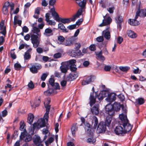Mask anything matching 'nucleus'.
<instances>
[{
	"mask_svg": "<svg viewBox=\"0 0 146 146\" xmlns=\"http://www.w3.org/2000/svg\"><path fill=\"white\" fill-rule=\"evenodd\" d=\"M31 4L29 2H28L25 4L24 8V12L27 11V9L30 7Z\"/></svg>",
	"mask_w": 146,
	"mask_h": 146,
	"instance_id": "50",
	"label": "nucleus"
},
{
	"mask_svg": "<svg viewBox=\"0 0 146 146\" xmlns=\"http://www.w3.org/2000/svg\"><path fill=\"white\" fill-rule=\"evenodd\" d=\"M32 49L31 48L28 49L27 51L25 53L24 56V58L25 60H28L30 59L31 57V56L30 53L31 52Z\"/></svg>",
	"mask_w": 146,
	"mask_h": 146,
	"instance_id": "21",
	"label": "nucleus"
},
{
	"mask_svg": "<svg viewBox=\"0 0 146 146\" xmlns=\"http://www.w3.org/2000/svg\"><path fill=\"white\" fill-rule=\"evenodd\" d=\"M93 121H94V129H96L97 127L98 123V119L96 116H95V117H94Z\"/></svg>",
	"mask_w": 146,
	"mask_h": 146,
	"instance_id": "41",
	"label": "nucleus"
},
{
	"mask_svg": "<svg viewBox=\"0 0 146 146\" xmlns=\"http://www.w3.org/2000/svg\"><path fill=\"white\" fill-rule=\"evenodd\" d=\"M96 141V140L95 139H94L93 137L88 138L87 140V142L88 143H92L94 144Z\"/></svg>",
	"mask_w": 146,
	"mask_h": 146,
	"instance_id": "51",
	"label": "nucleus"
},
{
	"mask_svg": "<svg viewBox=\"0 0 146 146\" xmlns=\"http://www.w3.org/2000/svg\"><path fill=\"white\" fill-rule=\"evenodd\" d=\"M111 68V67L109 65H106L104 68V70L106 72L110 71Z\"/></svg>",
	"mask_w": 146,
	"mask_h": 146,
	"instance_id": "57",
	"label": "nucleus"
},
{
	"mask_svg": "<svg viewBox=\"0 0 146 146\" xmlns=\"http://www.w3.org/2000/svg\"><path fill=\"white\" fill-rule=\"evenodd\" d=\"M71 56L73 57L78 58L81 55L82 53L80 50H72L70 52Z\"/></svg>",
	"mask_w": 146,
	"mask_h": 146,
	"instance_id": "15",
	"label": "nucleus"
},
{
	"mask_svg": "<svg viewBox=\"0 0 146 146\" xmlns=\"http://www.w3.org/2000/svg\"><path fill=\"white\" fill-rule=\"evenodd\" d=\"M62 54L60 52H58L54 54V58H58L61 57Z\"/></svg>",
	"mask_w": 146,
	"mask_h": 146,
	"instance_id": "56",
	"label": "nucleus"
},
{
	"mask_svg": "<svg viewBox=\"0 0 146 146\" xmlns=\"http://www.w3.org/2000/svg\"><path fill=\"white\" fill-rule=\"evenodd\" d=\"M115 19L116 23H122L123 20L122 17L120 15L116 17Z\"/></svg>",
	"mask_w": 146,
	"mask_h": 146,
	"instance_id": "33",
	"label": "nucleus"
},
{
	"mask_svg": "<svg viewBox=\"0 0 146 146\" xmlns=\"http://www.w3.org/2000/svg\"><path fill=\"white\" fill-rule=\"evenodd\" d=\"M57 21L61 22L62 23L66 24L69 23L71 22L70 19L69 18H62L59 17Z\"/></svg>",
	"mask_w": 146,
	"mask_h": 146,
	"instance_id": "23",
	"label": "nucleus"
},
{
	"mask_svg": "<svg viewBox=\"0 0 146 146\" xmlns=\"http://www.w3.org/2000/svg\"><path fill=\"white\" fill-rule=\"evenodd\" d=\"M30 34L31 35V42L38 40V35H36L34 34H32L31 33H30Z\"/></svg>",
	"mask_w": 146,
	"mask_h": 146,
	"instance_id": "36",
	"label": "nucleus"
},
{
	"mask_svg": "<svg viewBox=\"0 0 146 146\" xmlns=\"http://www.w3.org/2000/svg\"><path fill=\"white\" fill-rule=\"evenodd\" d=\"M52 15L54 17L55 19L57 21L59 17L58 14L55 11H53L52 13Z\"/></svg>",
	"mask_w": 146,
	"mask_h": 146,
	"instance_id": "43",
	"label": "nucleus"
},
{
	"mask_svg": "<svg viewBox=\"0 0 146 146\" xmlns=\"http://www.w3.org/2000/svg\"><path fill=\"white\" fill-rule=\"evenodd\" d=\"M94 77L93 75L87 76L82 81V85L84 86L90 84L94 81Z\"/></svg>",
	"mask_w": 146,
	"mask_h": 146,
	"instance_id": "5",
	"label": "nucleus"
},
{
	"mask_svg": "<svg viewBox=\"0 0 146 146\" xmlns=\"http://www.w3.org/2000/svg\"><path fill=\"white\" fill-rule=\"evenodd\" d=\"M79 73L77 72L71 73L67 77V81H71L75 79L78 76Z\"/></svg>",
	"mask_w": 146,
	"mask_h": 146,
	"instance_id": "10",
	"label": "nucleus"
},
{
	"mask_svg": "<svg viewBox=\"0 0 146 146\" xmlns=\"http://www.w3.org/2000/svg\"><path fill=\"white\" fill-rule=\"evenodd\" d=\"M28 87L31 89H33L34 88V85L32 81H30L28 85Z\"/></svg>",
	"mask_w": 146,
	"mask_h": 146,
	"instance_id": "49",
	"label": "nucleus"
},
{
	"mask_svg": "<svg viewBox=\"0 0 146 146\" xmlns=\"http://www.w3.org/2000/svg\"><path fill=\"white\" fill-rule=\"evenodd\" d=\"M116 94L115 93H111L108 94L106 100L111 104L116 100Z\"/></svg>",
	"mask_w": 146,
	"mask_h": 146,
	"instance_id": "11",
	"label": "nucleus"
},
{
	"mask_svg": "<svg viewBox=\"0 0 146 146\" xmlns=\"http://www.w3.org/2000/svg\"><path fill=\"white\" fill-rule=\"evenodd\" d=\"M34 24H33L32 26L33 27L32 29L31 30V34H36L38 36H40L41 33H38L40 31V30L38 28L34 26Z\"/></svg>",
	"mask_w": 146,
	"mask_h": 146,
	"instance_id": "22",
	"label": "nucleus"
},
{
	"mask_svg": "<svg viewBox=\"0 0 146 146\" xmlns=\"http://www.w3.org/2000/svg\"><path fill=\"white\" fill-rule=\"evenodd\" d=\"M119 68L123 72H127L129 69L130 68L127 66H120Z\"/></svg>",
	"mask_w": 146,
	"mask_h": 146,
	"instance_id": "45",
	"label": "nucleus"
},
{
	"mask_svg": "<svg viewBox=\"0 0 146 146\" xmlns=\"http://www.w3.org/2000/svg\"><path fill=\"white\" fill-rule=\"evenodd\" d=\"M47 76L48 75L46 73H43L42 74L41 77V79L42 80L44 81L45 80Z\"/></svg>",
	"mask_w": 146,
	"mask_h": 146,
	"instance_id": "61",
	"label": "nucleus"
},
{
	"mask_svg": "<svg viewBox=\"0 0 146 146\" xmlns=\"http://www.w3.org/2000/svg\"><path fill=\"white\" fill-rule=\"evenodd\" d=\"M106 113L108 114L110 116L112 117L115 115L114 110L113 108L112 104H107L105 107Z\"/></svg>",
	"mask_w": 146,
	"mask_h": 146,
	"instance_id": "3",
	"label": "nucleus"
},
{
	"mask_svg": "<svg viewBox=\"0 0 146 146\" xmlns=\"http://www.w3.org/2000/svg\"><path fill=\"white\" fill-rule=\"evenodd\" d=\"M14 67L15 70H20L21 66L20 64L16 63L14 64Z\"/></svg>",
	"mask_w": 146,
	"mask_h": 146,
	"instance_id": "46",
	"label": "nucleus"
},
{
	"mask_svg": "<svg viewBox=\"0 0 146 146\" xmlns=\"http://www.w3.org/2000/svg\"><path fill=\"white\" fill-rule=\"evenodd\" d=\"M103 52L101 50L99 52L96 53V55L97 56L96 58L98 60L100 61L104 62L105 60V58L102 55Z\"/></svg>",
	"mask_w": 146,
	"mask_h": 146,
	"instance_id": "19",
	"label": "nucleus"
},
{
	"mask_svg": "<svg viewBox=\"0 0 146 146\" xmlns=\"http://www.w3.org/2000/svg\"><path fill=\"white\" fill-rule=\"evenodd\" d=\"M109 29V27H108L102 32L104 36L107 40H109L110 38V33L108 31Z\"/></svg>",
	"mask_w": 146,
	"mask_h": 146,
	"instance_id": "20",
	"label": "nucleus"
},
{
	"mask_svg": "<svg viewBox=\"0 0 146 146\" xmlns=\"http://www.w3.org/2000/svg\"><path fill=\"white\" fill-rule=\"evenodd\" d=\"M75 60H71L66 62V64L68 66V68H70V70L73 72H76L77 68L76 67L75 63L76 62Z\"/></svg>",
	"mask_w": 146,
	"mask_h": 146,
	"instance_id": "4",
	"label": "nucleus"
},
{
	"mask_svg": "<svg viewBox=\"0 0 146 146\" xmlns=\"http://www.w3.org/2000/svg\"><path fill=\"white\" fill-rule=\"evenodd\" d=\"M127 34L129 37L132 38H135L136 37V34L131 30L128 31Z\"/></svg>",
	"mask_w": 146,
	"mask_h": 146,
	"instance_id": "34",
	"label": "nucleus"
},
{
	"mask_svg": "<svg viewBox=\"0 0 146 146\" xmlns=\"http://www.w3.org/2000/svg\"><path fill=\"white\" fill-rule=\"evenodd\" d=\"M115 9V8L114 7H110L107 9V10L110 13H113V11Z\"/></svg>",
	"mask_w": 146,
	"mask_h": 146,
	"instance_id": "64",
	"label": "nucleus"
},
{
	"mask_svg": "<svg viewBox=\"0 0 146 146\" xmlns=\"http://www.w3.org/2000/svg\"><path fill=\"white\" fill-rule=\"evenodd\" d=\"M4 21L2 20L0 23V34H2L5 37L7 33L6 28L5 26H4Z\"/></svg>",
	"mask_w": 146,
	"mask_h": 146,
	"instance_id": "14",
	"label": "nucleus"
},
{
	"mask_svg": "<svg viewBox=\"0 0 146 146\" xmlns=\"http://www.w3.org/2000/svg\"><path fill=\"white\" fill-rule=\"evenodd\" d=\"M136 101L139 105H142L144 104L145 102L144 99L141 98H138L136 100Z\"/></svg>",
	"mask_w": 146,
	"mask_h": 146,
	"instance_id": "44",
	"label": "nucleus"
},
{
	"mask_svg": "<svg viewBox=\"0 0 146 146\" xmlns=\"http://www.w3.org/2000/svg\"><path fill=\"white\" fill-rule=\"evenodd\" d=\"M86 132L88 136L92 137L93 136L94 130L92 128L88 129Z\"/></svg>",
	"mask_w": 146,
	"mask_h": 146,
	"instance_id": "37",
	"label": "nucleus"
},
{
	"mask_svg": "<svg viewBox=\"0 0 146 146\" xmlns=\"http://www.w3.org/2000/svg\"><path fill=\"white\" fill-rule=\"evenodd\" d=\"M55 80L53 78H50L48 80L49 86L50 85L52 87L54 88L55 90H60V88L59 84L58 83H55Z\"/></svg>",
	"mask_w": 146,
	"mask_h": 146,
	"instance_id": "7",
	"label": "nucleus"
},
{
	"mask_svg": "<svg viewBox=\"0 0 146 146\" xmlns=\"http://www.w3.org/2000/svg\"><path fill=\"white\" fill-rule=\"evenodd\" d=\"M72 43V42L70 40H66V42H65L64 44L66 46H70Z\"/></svg>",
	"mask_w": 146,
	"mask_h": 146,
	"instance_id": "53",
	"label": "nucleus"
},
{
	"mask_svg": "<svg viewBox=\"0 0 146 146\" xmlns=\"http://www.w3.org/2000/svg\"><path fill=\"white\" fill-rule=\"evenodd\" d=\"M3 36H0V46L3 45L5 41V37Z\"/></svg>",
	"mask_w": 146,
	"mask_h": 146,
	"instance_id": "58",
	"label": "nucleus"
},
{
	"mask_svg": "<svg viewBox=\"0 0 146 146\" xmlns=\"http://www.w3.org/2000/svg\"><path fill=\"white\" fill-rule=\"evenodd\" d=\"M58 40L60 42H63L65 40V38L62 36H59L58 37Z\"/></svg>",
	"mask_w": 146,
	"mask_h": 146,
	"instance_id": "59",
	"label": "nucleus"
},
{
	"mask_svg": "<svg viewBox=\"0 0 146 146\" xmlns=\"http://www.w3.org/2000/svg\"><path fill=\"white\" fill-rule=\"evenodd\" d=\"M89 49L91 50L94 51L96 50V46L95 44H91L89 46Z\"/></svg>",
	"mask_w": 146,
	"mask_h": 146,
	"instance_id": "54",
	"label": "nucleus"
},
{
	"mask_svg": "<svg viewBox=\"0 0 146 146\" xmlns=\"http://www.w3.org/2000/svg\"><path fill=\"white\" fill-rule=\"evenodd\" d=\"M25 138L24 139V141L25 142H29L31 141L32 139V137L30 135H27L25 137Z\"/></svg>",
	"mask_w": 146,
	"mask_h": 146,
	"instance_id": "42",
	"label": "nucleus"
},
{
	"mask_svg": "<svg viewBox=\"0 0 146 146\" xmlns=\"http://www.w3.org/2000/svg\"><path fill=\"white\" fill-rule=\"evenodd\" d=\"M39 126L40 127H44L45 126V121L44 119L43 118H40L38 121V123H34L33 125V128L35 129L38 127Z\"/></svg>",
	"mask_w": 146,
	"mask_h": 146,
	"instance_id": "8",
	"label": "nucleus"
},
{
	"mask_svg": "<svg viewBox=\"0 0 146 146\" xmlns=\"http://www.w3.org/2000/svg\"><path fill=\"white\" fill-rule=\"evenodd\" d=\"M128 22L131 25L133 26L138 25L140 24L139 22L135 19H129L128 21Z\"/></svg>",
	"mask_w": 146,
	"mask_h": 146,
	"instance_id": "24",
	"label": "nucleus"
},
{
	"mask_svg": "<svg viewBox=\"0 0 146 146\" xmlns=\"http://www.w3.org/2000/svg\"><path fill=\"white\" fill-rule=\"evenodd\" d=\"M33 44V46L35 48H36L39 45V42L38 40L31 42Z\"/></svg>",
	"mask_w": 146,
	"mask_h": 146,
	"instance_id": "48",
	"label": "nucleus"
},
{
	"mask_svg": "<svg viewBox=\"0 0 146 146\" xmlns=\"http://www.w3.org/2000/svg\"><path fill=\"white\" fill-rule=\"evenodd\" d=\"M105 17L106 16H104V19L103 20L102 23L99 25V27H102L110 24L112 21V19L110 17H108L107 19H105Z\"/></svg>",
	"mask_w": 146,
	"mask_h": 146,
	"instance_id": "13",
	"label": "nucleus"
},
{
	"mask_svg": "<svg viewBox=\"0 0 146 146\" xmlns=\"http://www.w3.org/2000/svg\"><path fill=\"white\" fill-rule=\"evenodd\" d=\"M22 31L23 32L26 33L29 31V29L27 26H25L22 27Z\"/></svg>",
	"mask_w": 146,
	"mask_h": 146,
	"instance_id": "63",
	"label": "nucleus"
},
{
	"mask_svg": "<svg viewBox=\"0 0 146 146\" xmlns=\"http://www.w3.org/2000/svg\"><path fill=\"white\" fill-rule=\"evenodd\" d=\"M48 86V89L44 92V94L46 96H50L51 94L54 93V88H50L49 84H47Z\"/></svg>",
	"mask_w": 146,
	"mask_h": 146,
	"instance_id": "18",
	"label": "nucleus"
},
{
	"mask_svg": "<svg viewBox=\"0 0 146 146\" xmlns=\"http://www.w3.org/2000/svg\"><path fill=\"white\" fill-rule=\"evenodd\" d=\"M83 8H82L81 9H79L76 13L75 15L77 16V17H79L80 16L82 13V9Z\"/></svg>",
	"mask_w": 146,
	"mask_h": 146,
	"instance_id": "47",
	"label": "nucleus"
},
{
	"mask_svg": "<svg viewBox=\"0 0 146 146\" xmlns=\"http://www.w3.org/2000/svg\"><path fill=\"white\" fill-rule=\"evenodd\" d=\"M117 97L121 101H123L125 99L124 95L121 94L118 95L117 96Z\"/></svg>",
	"mask_w": 146,
	"mask_h": 146,
	"instance_id": "52",
	"label": "nucleus"
},
{
	"mask_svg": "<svg viewBox=\"0 0 146 146\" xmlns=\"http://www.w3.org/2000/svg\"><path fill=\"white\" fill-rule=\"evenodd\" d=\"M53 30L49 28H47L45 30L44 35H46V36H48L49 35H47L48 34H50V35H52L53 34L52 33Z\"/></svg>",
	"mask_w": 146,
	"mask_h": 146,
	"instance_id": "32",
	"label": "nucleus"
},
{
	"mask_svg": "<svg viewBox=\"0 0 146 146\" xmlns=\"http://www.w3.org/2000/svg\"><path fill=\"white\" fill-rule=\"evenodd\" d=\"M112 119V117L108 116L106 118L105 122H104L106 125L109 127L111 123Z\"/></svg>",
	"mask_w": 146,
	"mask_h": 146,
	"instance_id": "27",
	"label": "nucleus"
},
{
	"mask_svg": "<svg viewBox=\"0 0 146 146\" xmlns=\"http://www.w3.org/2000/svg\"><path fill=\"white\" fill-rule=\"evenodd\" d=\"M66 62L64 63V65L61 66L60 67V69L62 72L66 73L68 69V66L66 64Z\"/></svg>",
	"mask_w": 146,
	"mask_h": 146,
	"instance_id": "26",
	"label": "nucleus"
},
{
	"mask_svg": "<svg viewBox=\"0 0 146 146\" xmlns=\"http://www.w3.org/2000/svg\"><path fill=\"white\" fill-rule=\"evenodd\" d=\"M92 92L90 94L89 97V104L90 107H92L96 102V97L98 96L97 92H95L94 87L92 88Z\"/></svg>",
	"mask_w": 146,
	"mask_h": 146,
	"instance_id": "2",
	"label": "nucleus"
},
{
	"mask_svg": "<svg viewBox=\"0 0 146 146\" xmlns=\"http://www.w3.org/2000/svg\"><path fill=\"white\" fill-rule=\"evenodd\" d=\"M9 2L7 1L5 2L3 6L2 11L4 15H7L8 12Z\"/></svg>",
	"mask_w": 146,
	"mask_h": 146,
	"instance_id": "16",
	"label": "nucleus"
},
{
	"mask_svg": "<svg viewBox=\"0 0 146 146\" xmlns=\"http://www.w3.org/2000/svg\"><path fill=\"white\" fill-rule=\"evenodd\" d=\"M19 129L21 131H24L25 129L26 125L23 121H21L20 123Z\"/></svg>",
	"mask_w": 146,
	"mask_h": 146,
	"instance_id": "35",
	"label": "nucleus"
},
{
	"mask_svg": "<svg viewBox=\"0 0 146 146\" xmlns=\"http://www.w3.org/2000/svg\"><path fill=\"white\" fill-rule=\"evenodd\" d=\"M23 132L21 133V134L20 136V139L21 140H24V139L25 138L26 136V133H27L26 129H25Z\"/></svg>",
	"mask_w": 146,
	"mask_h": 146,
	"instance_id": "38",
	"label": "nucleus"
},
{
	"mask_svg": "<svg viewBox=\"0 0 146 146\" xmlns=\"http://www.w3.org/2000/svg\"><path fill=\"white\" fill-rule=\"evenodd\" d=\"M106 126H107L106 125L104 122H101L98 125L97 130L99 133L105 132L106 130Z\"/></svg>",
	"mask_w": 146,
	"mask_h": 146,
	"instance_id": "9",
	"label": "nucleus"
},
{
	"mask_svg": "<svg viewBox=\"0 0 146 146\" xmlns=\"http://www.w3.org/2000/svg\"><path fill=\"white\" fill-rule=\"evenodd\" d=\"M33 141L34 144L36 145H37L39 144H41L42 143V141L40 139V137H36L33 140Z\"/></svg>",
	"mask_w": 146,
	"mask_h": 146,
	"instance_id": "31",
	"label": "nucleus"
},
{
	"mask_svg": "<svg viewBox=\"0 0 146 146\" xmlns=\"http://www.w3.org/2000/svg\"><path fill=\"white\" fill-rule=\"evenodd\" d=\"M76 25L75 24L69 25L67 27V28L69 30H72L76 28Z\"/></svg>",
	"mask_w": 146,
	"mask_h": 146,
	"instance_id": "55",
	"label": "nucleus"
},
{
	"mask_svg": "<svg viewBox=\"0 0 146 146\" xmlns=\"http://www.w3.org/2000/svg\"><path fill=\"white\" fill-rule=\"evenodd\" d=\"M45 107L46 108V112L49 113L50 109V106L48 104L45 106Z\"/></svg>",
	"mask_w": 146,
	"mask_h": 146,
	"instance_id": "60",
	"label": "nucleus"
},
{
	"mask_svg": "<svg viewBox=\"0 0 146 146\" xmlns=\"http://www.w3.org/2000/svg\"><path fill=\"white\" fill-rule=\"evenodd\" d=\"M112 106L115 111H118L120 110L121 106L119 103L115 102L113 105H112Z\"/></svg>",
	"mask_w": 146,
	"mask_h": 146,
	"instance_id": "25",
	"label": "nucleus"
},
{
	"mask_svg": "<svg viewBox=\"0 0 146 146\" xmlns=\"http://www.w3.org/2000/svg\"><path fill=\"white\" fill-rule=\"evenodd\" d=\"M34 118V116L32 113H29L28 115L27 121L28 123L31 124L33 122V120Z\"/></svg>",
	"mask_w": 146,
	"mask_h": 146,
	"instance_id": "30",
	"label": "nucleus"
},
{
	"mask_svg": "<svg viewBox=\"0 0 146 146\" xmlns=\"http://www.w3.org/2000/svg\"><path fill=\"white\" fill-rule=\"evenodd\" d=\"M41 102L40 98L39 97L37 99H36L34 104V105L36 107L38 106L40 104Z\"/></svg>",
	"mask_w": 146,
	"mask_h": 146,
	"instance_id": "39",
	"label": "nucleus"
},
{
	"mask_svg": "<svg viewBox=\"0 0 146 146\" xmlns=\"http://www.w3.org/2000/svg\"><path fill=\"white\" fill-rule=\"evenodd\" d=\"M94 104V106L91 108V111L93 114L97 115L99 113V104L95 103Z\"/></svg>",
	"mask_w": 146,
	"mask_h": 146,
	"instance_id": "12",
	"label": "nucleus"
},
{
	"mask_svg": "<svg viewBox=\"0 0 146 146\" xmlns=\"http://www.w3.org/2000/svg\"><path fill=\"white\" fill-rule=\"evenodd\" d=\"M119 117L121 120L119 123L120 125L116 126L114 131L116 135L123 136L131 130L132 126L129 123L126 115L122 113L119 115Z\"/></svg>",
	"mask_w": 146,
	"mask_h": 146,
	"instance_id": "1",
	"label": "nucleus"
},
{
	"mask_svg": "<svg viewBox=\"0 0 146 146\" xmlns=\"http://www.w3.org/2000/svg\"><path fill=\"white\" fill-rule=\"evenodd\" d=\"M86 3V0H83L82 2H80L78 4L79 6L82 8L85 7Z\"/></svg>",
	"mask_w": 146,
	"mask_h": 146,
	"instance_id": "40",
	"label": "nucleus"
},
{
	"mask_svg": "<svg viewBox=\"0 0 146 146\" xmlns=\"http://www.w3.org/2000/svg\"><path fill=\"white\" fill-rule=\"evenodd\" d=\"M67 80H63L61 82L60 84L61 86L63 87H65L66 86L67 84Z\"/></svg>",
	"mask_w": 146,
	"mask_h": 146,
	"instance_id": "62",
	"label": "nucleus"
},
{
	"mask_svg": "<svg viewBox=\"0 0 146 146\" xmlns=\"http://www.w3.org/2000/svg\"><path fill=\"white\" fill-rule=\"evenodd\" d=\"M76 124H73L71 128V130L72 135L74 137L75 136L76 132L78 129V127L76 126Z\"/></svg>",
	"mask_w": 146,
	"mask_h": 146,
	"instance_id": "28",
	"label": "nucleus"
},
{
	"mask_svg": "<svg viewBox=\"0 0 146 146\" xmlns=\"http://www.w3.org/2000/svg\"><path fill=\"white\" fill-rule=\"evenodd\" d=\"M58 28L60 29L63 32L68 33V31L66 29L64 25L62 23H60L58 24Z\"/></svg>",
	"mask_w": 146,
	"mask_h": 146,
	"instance_id": "29",
	"label": "nucleus"
},
{
	"mask_svg": "<svg viewBox=\"0 0 146 146\" xmlns=\"http://www.w3.org/2000/svg\"><path fill=\"white\" fill-rule=\"evenodd\" d=\"M107 90H103L101 92L98 96L96 97V98L98 97L99 100H102L106 96L107 92Z\"/></svg>",
	"mask_w": 146,
	"mask_h": 146,
	"instance_id": "17",
	"label": "nucleus"
},
{
	"mask_svg": "<svg viewBox=\"0 0 146 146\" xmlns=\"http://www.w3.org/2000/svg\"><path fill=\"white\" fill-rule=\"evenodd\" d=\"M42 68L41 64L35 63L32 65V66L30 68V70L32 73L36 74L38 72V70Z\"/></svg>",
	"mask_w": 146,
	"mask_h": 146,
	"instance_id": "6",
	"label": "nucleus"
}]
</instances>
